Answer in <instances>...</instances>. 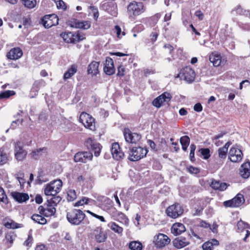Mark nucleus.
I'll use <instances>...</instances> for the list:
<instances>
[{
	"mask_svg": "<svg viewBox=\"0 0 250 250\" xmlns=\"http://www.w3.org/2000/svg\"><path fill=\"white\" fill-rule=\"evenodd\" d=\"M85 214L80 209H73L68 212L66 218L68 221L74 225H79L84 219Z\"/></svg>",
	"mask_w": 250,
	"mask_h": 250,
	"instance_id": "f257e3e1",
	"label": "nucleus"
},
{
	"mask_svg": "<svg viewBox=\"0 0 250 250\" xmlns=\"http://www.w3.org/2000/svg\"><path fill=\"white\" fill-rule=\"evenodd\" d=\"M148 152L146 148L142 147H133L128 151V159L131 161H136L145 157Z\"/></svg>",
	"mask_w": 250,
	"mask_h": 250,
	"instance_id": "f03ea898",
	"label": "nucleus"
},
{
	"mask_svg": "<svg viewBox=\"0 0 250 250\" xmlns=\"http://www.w3.org/2000/svg\"><path fill=\"white\" fill-rule=\"evenodd\" d=\"M62 183L61 180H57L47 184L44 189V194L47 196L56 195L61 190Z\"/></svg>",
	"mask_w": 250,
	"mask_h": 250,
	"instance_id": "7ed1b4c3",
	"label": "nucleus"
},
{
	"mask_svg": "<svg viewBox=\"0 0 250 250\" xmlns=\"http://www.w3.org/2000/svg\"><path fill=\"white\" fill-rule=\"evenodd\" d=\"M79 121L85 128L92 131L95 130V119L91 115L84 112H82L80 114Z\"/></svg>",
	"mask_w": 250,
	"mask_h": 250,
	"instance_id": "20e7f679",
	"label": "nucleus"
},
{
	"mask_svg": "<svg viewBox=\"0 0 250 250\" xmlns=\"http://www.w3.org/2000/svg\"><path fill=\"white\" fill-rule=\"evenodd\" d=\"M184 212L183 207L179 203L174 204L169 206L166 209L167 215L172 218H177Z\"/></svg>",
	"mask_w": 250,
	"mask_h": 250,
	"instance_id": "39448f33",
	"label": "nucleus"
},
{
	"mask_svg": "<svg viewBox=\"0 0 250 250\" xmlns=\"http://www.w3.org/2000/svg\"><path fill=\"white\" fill-rule=\"evenodd\" d=\"M61 37L67 43H75L83 40L84 38L79 33L65 32L61 34Z\"/></svg>",
	"mask_w": 250,
	"mask_h": 250,
	"instance_id": "423d86ee",
	"label": "nucleus"
},
{
	"mask_svg": "<svg viewBox=\"0 0 250 250\" xmlns=\"http://www.w3.org/2000/svg\"><path fill=\"white\" fill-rule=\"evenodd\" d=\"M127 11L130 16H138L144 12V5L142 2L133 1L129 3Z\"/></svg>",
	"mask_w": 250,
	"mask_h": 250,
	"instance_id": "0eeeda50",
	"label": "nucleus"
},
{
	"mask_svg": "<svg viewBox=\"0 0 250 250\" xmlns=\"http://www.w3.org/2000/svg\"><path fill=\"white\" fill-rule=\"evenodd\" d=\"M195 76V74L194 70L189 67H186L181 69L180 73L178 74L176 77H179L189 83H191L194 81Z\"/></svg>",
	"mask_w": 250,
	"mask_h": 250,
	"instance_id": "6e6552de",
	"label": "nucleus"
},
{
	"mask_svg": "<svg viewBox=\"0 0 250 250\" xmlns=\"http://www.w3.org/2000/svg\"><path fill=\"white\" fill-rule=\"evenodd\" d=\"M124 135L125 141L128 143L136 144L141 139L140 134L132 132L128 128H125Z\"/></svg>",
	"mask_w": 250,
	"mask_h": 250,
	"instance_id": "1a4fd4ad",
	"label": "nucleus"
},
{
	"mask_svg": "<svg viewBox=\"0 0 250 250\" xmlns=\"http://www.w3.org/2000/svg\"><path fill=\"white\" fill-rule=\"evenodd\" d=\"M42 23L46 28L58 24L59 18L56 15H46L42 19Z\"/></svg>",
	"mask_w": 250,
	"mask_h": 250,
	"instance_id": "9d476101",
	"label": "nucleus"
},
{
	"mask_svg": "<svg viewBox=\"0 0 250 250\" xmlns=\"http://www.w3.org/2000/svg\"><path fill=\"white\" fill-rule=\"evenodd\" d=\"M92 158L93 155L90 152H79L74 155V161L75 162L85 163L88 161L92 160Z\"/></svg>",
	"mask_w": 250,
	"mask_h": 250,
	"instance_id": "9b49d317",
	"label": "nucleus"
},
{
	"mask_svg": "<svg viewBox=\"0 0 250 250\" xmlns=\"http://www.w3.org/2000/svg\"><path fill=\"white\" fill-rule=\"evenodd\" d=\"M243 195L238 194L232 199L224 202V205L226 207L235 208L241 206L244 202Z\"/></svg>",
	"mask_w": 250,
	"mask_h": 250,
	"instance_id": "f8f14e48",
	"label": "nucleus"
},
{
	"mask_svg": "<svg viewBox=\"0 0 250 250\" xmlns=\"http://www.w3.org/2000/svg\"><path fill=\"white\" fill-rule=\"evenodd\" d=\"M23 144L17 141L15 144V156L18 161L23 160L26 157L27 152L23 149Z\"/></svg>",
	"mask_w": 250,
	"mask_h": 250,
	"instance_id": "ddd939ff",
	"label": "nucleus"
},
{
	"mask_svg": "<svg viewBox=\"0 0 250 250\" xmlns=\"http://www.w3.org/2000/svg\"><path fill=\"white\" fill-rule=\"evenodd\" d=\"M229 158L232 162H239L241 161L243 158L242 152L240 149L235 147H232L229 150Z\"/></svg>",
	"mask_w": 250,
	"mask_h": 250,
	"instance_id": "4468645a",
	"label": "nucleus"
},
{
	"mask_svg": "<svg viewBox=\"0 0 250 250\" xmlns=\"http://www.w3.org/2000/svg\"><path fill=\"white\" fill-rule=\"evenodd\" d=\"M38 210L40 214L44 215L46 217H50L55 214L56 209V208L52 206V205H49L48 203L44 205V207L40 206Z\"/></svg>",
	"mask_w": 250,
	"mask_h": 250,
	"instance_id": "2eb2a0df",
	"label": "nucleus"
},
{
	"mask_svg": "<svg viewBox=\"0 0 250 250\" xmlns=\"http://www.w3.org/2000/svg\"><path fill=\"white\" fill-rule=\"evenodd\" d=\"M171 98L170 94L167 92H164L157 98H155L152 102L153 105L157 107H160L164 102H169Z\"/></svg>",
	"mask_w": 250,
	"mask_h": 250,
	"instance_id": "dca6fc26",
	"label": "nucleus"
},
{
	"mask_svg": "<svg viewBox=\"0 0 250 250\" xmlns=\"http://www.w3.org/2000/svg\"><path fill=\"white\" fill-rule=\"evenodd\" d=\"M111 152L113 158L116 160H120L124 157V153L121 150L120 147L118 143H114L112 145Z\"/></svg>",
	"mask_w": 250,
	"mask_h": 250,
	"instance_id": "f3484780",
	"label": "nucleus"
},
{
	"mask_svg": "<svg viewBox=\"0 0 250 250\" xmlns=\"http://www.w3.org/2000/svg\"><path fill=\"white\" fill-rule=\"evenodd\" d=\"M70 25L71 27L83 29H88L90 27L91 23L89 21H79L73 19L71 21Z\"/></svg>",
	"mask_w": 250,
	"mask_h": 250,
	"instance_id": "a211bd4d",
	"label": "nucleus"
},
{
	"mask_svg": "<svg viewBox=\"0 0 250 250\" xmlns=\"http://www.w3.org/2000/svg\"><path fill=\"white\" fill-rule=\"evenodd\" d=\"M170 242L168 237L162 233H159L155 240V245L158 248H162L168 245Z\"/></svg>",
	"mask_w": 250,
	"mask_h": 250,
	"instance_id": "6ab92c4d",
	"label": "nucleus"
},
{
	"mask_svg": "<svg viewBox=\"0 0 250 250\" xmlns=\"http://www.w3.org/2000/svg\"><path fill=\"white\" fill-rule=\"evenodd\" d=\"M209 59L215 67H218L221 65V64L224 65L226 63V61L222 60L221 55L216 52L212 53L209 56Z\"/></svg>",
	"mask_w": 250,
	"mask_h": 250,
	"instance_id": "aec40b11",
	"label": "nucleus"
},
{
	"mask_svg": "<svg viewBox=\"0 0 250 250\" xmlns=\"http://www.w3.org/2000/svg\"><path fill=\"white\" fill-rule=\"evenodd\" d=\"M104 73L108 75H111L115 73V68L113 60L110 58H107L104 67Z\"/></svg>",
	"mask_w": 250,
	"mask_h": 250,
	"instance_id": "412c9836",
	"label": "nucleus"
},
{
	"mask_svg": "<svg viewBox=\"0 0 250 250\" xmlns=\"http://www.w3.org/2000/svg\"><path fill=\"white\" fill-rule=\"evenodd\" d=\"M23 55L22 50L19 47L12 48L7 53V57L13 60H16L20 58Z\"/></svg>",
	"mask_w": 250,
	"mask_h": 250,
	"instance_id": "4be33fe9",
	"label": "nucleus"
},
{
	"mask_svg": "<svg viewBox=\"0 0 250 250\" xmlns=\"http://www.w3.org/2000/svg\"><path fill=\"white\" fill-rule=\"evenodd\" d=\"M95 237L98 243L104 242L107 238V233L101 227H98L95 230Z\"/></svg>",
	"mask_w": 250,
	"mask_h": 250,
	"instance_id": "5701e85b",
	"label": "nucleus"
},
{
	"mask_svg": "<svg viewBox=\"0 0 250 250\" xmlns=\"http://www.w3.org/2000/svg\"><path fill=\"white\" fill-rule=\"evenodd\" d=\"M185 231L186 228L185 226L180 223L174 224L171 229V233L175 236L180 235Z\"/></svg>",
	"mask_w": 250,
	"mask_h": 250,
	"instance_id": "b1692460",
	"label": "nucleus"
},
{
	"mask_svg": "<svg viewBox=\"0 0 250 250\" xmlns=\"http://www.w3.org/2000/svg\"><path fill=\"white\" fill-rule=\"evenodd\" d=\"M100 62L96 61H92L88 65L87 73L93 76H96L99 73V66Z\"/></svg>",
	"mask_w": 250,
	"mask_h": 250,
	"instance_id": "393cba45",
	"label": "nucleus"
},
{
	"mask_svg": "<svg viewBox=\"0 0 250 250\" xmlns=\"http://www.w3.org/2000/svg\"><path fill=\"white\" fill-rule=\"evenodd\" d=\"M173 244L175 247L181 249L188 246L189 242L185 237H179L173 241Z\"/></svg>",
	"mask_w": 250,
	"mask_h": 250,
	"instance_id": "a878e982",
	"label": "nucleus"
},
{
	"mask_svg": "<svg viewBox=\"0 0 250 250\" xmlns=\"http://www.w3.org/2000/svg\"><path fill=\"white\" fill-rule=\"evenodd\" d=\"M240 175L244 178H248L250 175V163L243 164L239 169Z\"/></svg>",
	"mask_w": 250,
	"mask_h": 250,
	"instance_id": "bb28decb",
	"label": "nucleus"
},
{
	"mask_svg": "<svg viewBox=\"0 0 250 250\" xmlns=\"http://www.w3.org/2000/svg\"><path fill=\"white\" fill-rule=\"evenodd\" d=\"M11 194L13 199L19 203L25 202L29 199V196L26 193L12 192Z\"/></svg>",
	"mask_w": 250,
	"mask_h": 250,
	"instance_id": "cd10ccee",
	"label": "nucleus"
},
{
	"mask_svg": "<svg viewBox=\"0 0 250 250\" xmlns=\"http://www.w3.org/2000/svg\"><path fill=\"white\" fill-rule=\"evenodd\" d=\"M210 187L215 190L224 191L228 188V185L226 183L221 182L215 180H212Z\"/></svg>",
	"mask_w": 250,
	"mask_h": 250,
	"instance_id": "c85d7f7f",
	"label": "nucleus"
},
{
	"mask_svg": "<svg viewBox=\"0 0 250 250\" xmlns=\"http://www.w3.org/2000/svg\"><path fill=\"white\" fill-rule=\"evenodd\" d=\"M103 8L107 11L111 15L116 16V6L114 2H105L102 5Z\"/></svg>",
	"mask_w": 250,
	"mask_h": 250,
	"instance_id": "c756f323",
	"label": "nucleus"
},
{
	"mask_svg": "<svg viewBox=\"0 0 250 250\" xmlns=\"http://www.w3.org/2000/svg\"><path fill=\"white\" fill-rule=\"evenodd\" d=\"M78 65L76 64H72L63 75V79L66 80L71 78L77 72Z\"/></svg>",
	"mask_w": 250,
	"mask_h": 250,
	"instance_id": "7c9ffc66",
	"label": "nucleus"
},
{
	"mask_svg": "<svg viewBox=\"0 0 250 250\" xmlns=\"http://www.w3.org/2000/svg\"><path fill=\"white\" fill-rule=\"evenodd\" d=\"M219 245V241L215 239L205 242L202 245L203 250H213L214 246H217Z\"/></svg>",
	"mask_w": 250,
	"mask_h": 250,
	"instance_id": "2f4dec72",
	"label": "nucleus"
},
{
	"mask_svg": "<svg viewBox=\"0 0 250 250\" xmlns=\"http://www.w3.org/2000/svg\"><path fill=\"white\" fill-rule=\"evenodd\" d=\"M47 153V148L46 147L41 148L35 149L30 154L31 157L35 159H38L43 156Z\"/></svg>",
	"mask_w": 250,
	"mask_h": 250,
	"instance_id": "473e14b6",
	"label": "nucleus"
},
{
	"mask_svg": "<svg viewBox=\"0 0 250 250\" xmlns=\"http://www.w3.org/2000/svg\"><path fill=\"white\" fill-rule=\"evenodd\" d=\"M31 219L35 222L41 225H44L47 222L46 219L41 215V214H33L31 217Z\"/></svg>",
	"mask_w": 250,
	"mask_h": 250,
	"instance_id": "72a5a7b5",
	"label": "nucleus"
},
{
	"mask_svg": "<svg viewBox=\"0 0 250 250\" xmlns=\"http://www.w3.org/2000/svg\"><path fill=\"white\" fill-rule=\"evenodd\" d=\"M51 197L50 199L48 198L47 203L55 208L58 204L61 202L62 198L59 196L51 195Z\"/></svg>",
	"mask_w": 250,
	"mask_h": 250,
	"instance_id": "f704fd0d",
	"label": "nucleus"
},
{
	"mask_svg": "<svg viewBox=\"0 0 250 250\" xmlns=\"http://www.w3.org/2000/svg\"><path fill=\"white\" fill-rule=\"evenodd\" d=\"M16 237V235L13 231H9L6 233L5 238L7 241V243L9 244L8 247H10L11 246Z\"/></svg>",
	"mask_w": 250,
	"mask_h": 250,
	"instance_id": "c9c22d12",
	"label": "nucleus"
},
{
	"mask_svg": "<svg viewBox=\"0 0 250 250\" xmlns=\"http://www.w3.org/2000/svg\"><path fill=\"white\" fill-rule=\"evenodd\" d=\"M108 227L111 229L112 230L118 234H122L123 229L116 224L115 222H110L108 224Z\"/></svg>",
	"mask_w": 250,
	"mask_h": 250,
	"instance_id": "e433bc0d",
	"label": "nucleus"
},
{
	"mask_svg": "<svg viewBox=\"0 0 250 250\" xmlns=\"http://www.w3.org/2000/svg\"><path fill=\"white\" fill-rule=\"evenodd\" d=\"M22 4L28 8L32 9L35 7L37 4L36 0H21Z\"/></svg>",
	"mask_w": 250,
	"mask_h": 250,
	"instance_id": "4c0bfd02",
	"label": "nucleus"
},
{
	"mask_svg": "<svg viewBox=\"0 0 250 250\" xmlns=\"http://www.w3.org/2000/svg\"><path fill=\"white\" fill-rule=\"evenodd\" d=\"M129 248L131 250H142V244L138 241H132L129 243Z\"/></svg>",
	"mask_w": 250,
	"mask_h": 250,
	"instance_id": "58836bf2",
	"label": "nucleus"
},
{
	"mask_svg": "<svg viewBox=\"0 0 250 250\" xmlns=\"http://www.w3.org/2000/svg\"><path fill=\"white\" fill-rule=\"evenodd\" d=\"M0 202H3L5 204L8 203V198L5 193L3 189L0 187Z\"/></svg>",
	"mask_w": 250,
	"mask_h": 250,
	"instance_id": "ea45409f",
	"label": "nucleus"
},
{
	"mask_svg": "<svg viewBox=\"0 0 250 250\" xmlns=\"http://www.w3.org/2000/svg\"><path fill=\"white\" fill-rule=\"evenodd\" d=\"M21 224H17L15 223L12 220H11L10 222H7L5 223L4 226L8 229H17L20 227V225Z\"/></svg>",
	"mask_w": 250,
	"mask_h": 250,
	"instance_id": "a19ab883",
	"label": "nucleus"
},
{
	"mask_svg": "<svg viewBox=\"0 0 250 250\" xmlns=\"http://www.w3.org/2000/svg\"><path fill=\"white\" fill-rule=\"evenodd\" d=\"M101 147L102 146L100 144L96 143L94 147H93L90 150L94 152L95 156L98 157L100 155L101 153Z\"/></svg>",
	"mask_w": 250,
	"mask_h": 250,
	"instance_id": "79ce46f5",
	"label": "nucleus"
},
{
	"mask_svg": "<svg viewBox=\"0 0 250 250\" xmlns=\"http://www.w3.org/2000/svg\"><path fill=\"white\" fill-rule=\"evenodd\" d=\"M199 151L201 153L202 155L203 156V158L207 160L210 157V150L208 148H201L199 150Z\"/></svg>",
	"mask_w": 250,
	"mask_h": 250,
	"instance_id": "37998d69",
	"label": "nucleus"
},
{
	"mask_svg": "<svg viewBox=\"0 0 250 250\" xmlns=\"http://www.w3.org/2000/svg\"><path fill=\"white\" fill-rule=\"evenodd\" d=\"M91 200L90 199L84 197H83L82 199L75 203L74 206L78 207L80 206H83L84 204H87L88 202Z\"/></svg>",
	"mask_w": 250,
	"mask_h": 250,
	"instance_id": "c03bdc74",
	"label": "nucleus"
},
{
	"mask_svg": "<svg viewBox=\"0 0 250 250\" xmlns=\"http://www.w3.org/2000/svg\"><path fill=\"white\" fill-rule=\"evenodd\" d=\"M15 94L13 90H7L0 94V98H8Z\"/></svg>",
	"mask_w": 250,
	"mask_h": 250,
	"instance_id": "a18cd8bd",
	"label": "nucleus"
},
{
	"mask_svg": "<svg viewBox=\"0 0 250 250\" xmlns=\"http://www.w3.org/2000/svg\"><path fill=\"white\" fill-rule=\"evenodd\" d=\"M56 3L58 9L65 10L67 8L66 5L62 0H53Z\"/></svg>",
	"mask_w": 250,
	"mask_h": 250,
	"instance_id": "49530a36",
	"label": "nucleus"
},
{
	"mask_svg": "<svg viewBox=\"0 0 250 250\" xmlns=\"http://www.w3.org/2000/svg\"><path fill=\"white\" fill-rule=\"evenodd\" d=\"M94 140H93L91 138H89L86 140L85 142L84 145L88 149H91L96 144Z\"/></svg>",
	"mask_w": 250,
	"mask_h": 250,
	"instance_id": "de8ad7c7",
	"label": "nucleus"
},
{
	"mask_svg": "<svg viewBox=\"0 0 250 250\" xmlns=\"http://www.w3.org/2000/svg\"><path fill=\"white\" fill-rule=\"evenodd\" d=\"M67 199L69 201H72L75 200L77 197L76 192L75 190L70 189L67 192Z\"/></svg>",
	"mask_w": 250,
	"mask_h": 250,
	"instance_id": "09e8293b",
	"label": "nucleus"
},
{
	"mask_svg": "<svg viewBox=\"0 0 250 250\" xmlns=\"http://www.w3.org/2000/svg\"><path fill=\"white\" fill-rule=\"evenodd\" d=\"M113 31L114 33H116L118 38H120L122 36L125 35V32L124 31L122 32L121 28L118 25L115 26Z\"/></svg>",
	"mask_w": 250,
	"mask_h": 250,
	"instance_id": "8fccbe9b",
	"label": "nucleus"
},
{
	"mask_svg": "<svg viewBox=\"0 0 250 250\" xmlns=\"http://www.w3.org/2000/svg\"><path fill=\"white\" fill-rule=\"evenodd\" d=\"M233 11H235L236 13L239 15H248L249 13V11L243 10L240 6H237Z\"/></svg>",
	"mask_w": 250,
	"mask_h": 250,
	"instance_id": "3c124183",
	"label": "nucleus"
},
{
	"mask_svg": "<svg viewBox=\"0 0 250 250\" xmlns=\"http://www.w3.org/2000/svg\"><path fill=\"white\" fill-rule=\"evenodd\" d=\"M196 146L194 144H191L190 146V151L189 153L190 160L193 162L195 160L194 152L196 149Z\"/></svg>",
	"mask_w": 250,
	"mask_h": 250,
	"instance_id": "603ef678",
	"label": "nucleus"
},
{
	"mask_svg": "<svg viewBox=\"0 0 250 250\" xmlns=\"http://www.w3.org/2000/svg\"><path fill=\"white\" fill-rule=\"evenodd\" d=\"M238 229L240 230H243L244 229L248 228L249 224L241 220L239 221L237 224Z\"/></svg>",
	"mask_w": 250,
	"mask_h": 250,
	"instance_id": "864d4df0",
	"label": "nucleus"
},
{
	"mask_svg": "<svg viewBox=\"0 0 250 250\" xmlns=\"http://www.w3.org/2000/svg\"><path fill=\"white\" fill-rule=\"evenodd\" d=\"M180 142L181 145H188V146L190 143V139L188 136H184L181 137Z\"/></svg>",
	"mask_w": 250,
	"mask_h": 250,
	"instance_id": "5fc2aeb1",
	"label": "nucleus"
},
{
	"mask_svg": "<svg viewBox=\"0 0 250 250\" xmlns=\"http://www.w3.org/2000/svg\"><path fill=\"white\" fill-rule=\"evenodd\" d=\"M228 151L224 150L221 147L218 150V156L220 159H225L227 157Z\"/></svg>",
	"mask_w": 250,
	"mask_h": 250,
	"instance_id": "6e6d98bb",
	"label": "nucleus"
},
{
	"mask_svg": "<svg viewBox=\"0 0 250 250\" xmlns=\"http://www.w3.org/2000/svg\"><path fill=\"white\" fill-rule=\"evenodd\" d=\"M7 157L6 155L0 150V165H3L6 163Z\"/></svg>",
	"mask_w": 250,
	"mask_h": 250,
	"instance_id": "4d7b16f0",
	"label": "nucleus"
},
{
	"mask_svg": "<svg viewBox=\"0 0 250 250\" xmlns=\"http://www.w3.org/2000/svg\"><path fill=\"white\" fill-rule=\"evenodd\" d=\"M187 169L188 171L192 174H197L200 172V169L198 168L192 166L188 167Z\"/></svg>",
	"mask_w": 250,
	"mask_h": 250,
	"instance_id": "13d9d810",
	"label": "nucleus"
},
{
	"mask_svg": "<svg viewBox=\"0 0 250 250\" xmlns=\"http://www.w3.org/2000/svg\"><path fill=\"white\" fill-rule=\"evenodd\" d=\"M33 241V237L31 233H29L27 239L24 242L23 245L26 247H30Z\"/></svg>",
	"mask_w": 250,
	"mask_h": 250,
	"instance_id": "bf43d9fd",
	"label": "nucleus"
},
{
	"mask_svg": "<svg viewBox=\"0 0 250 250\" xmlns=\"http://www.w3.org/2000/svg\"><path fill=\"white\" fill-rule=\"evenodd\" d=\"M87 213H88L89 214H90V215H91L92 216L96 218L97 219L100 220L102 222H105V220L104 218V217L102 216H100V215H98L92 212H91V211L90 210H87L86 211Z\"/></svg>",
	"mask_w": 250,
	"mask_h": 250,
	"instance_id": "052dcab7",
	"label": "nucleus"
},
{
	"mask_svg": "<svg viewBox=\"0 0 250 250\" xmlns=\"http://www.w3.org/2000/svg\"><path fill=\"white\" fill-rule=\"evenodd\" d=\"M125 68L122 65H120L118 67V73L117 75L120 77H123L125 75Z\"/></svg>",
	"mask_w": 250,
	"mask_h": 250,
	"instance_id": "680f3d73",
	"label": "nucleus"
},
{
	"mask_svg": "<svg viewBox=\"0 0 250 250\" xmlns=\"http://www.w3.org/2000/svg\"><path fill=\"white\" fill-rule=\"evenodd\" d=\"M119 219H122V221L121 222L125 223V224H128V219L126 217V216L123 213H121L119 215Z\"/></svg>",
	"mask_w": 250,
	"mask_h": 250,
	"instance_id": "e2e57ef3",
	"label": "nucleus"
},
{
	"mask_svg": "<svg viewBox=\"0 0 250 250\" xmlns=\"http://www.w3.org/2000/svg\"><path fill=\"white\" fill-rule=\"evenodd\" d=\"M193 109L195 111L199 112L202 111L203 107L201 104L197 103L194 105Z\"/></svg>",
	"mask_w": 250,
	"mask_h": 250,
	"instance_id": "0e129e2a",
	"label": "nucleus"
},
{
	"mask_svg": "<svg viewBox=\"0 0 250 250\" xmlns=\"http://www.w3.org/2000/svg\"><path fill=\"white\" fill-rule=\"evenodd\" d=\"M21 123H22V120H20L19 119H18L16 121H14L12 122L11 127L14 129V128H16V127L17 126V125H19V124H21Z\"/></svg>",
	"mask_w": 250,
	"mask_h": 250,
	"instance_id": "69168bd1",
	"label": "nucleus"
},
{
	"mask_svg": "<svg viewBox=\"0 0 250 250\" xmlns=\"http://www.w3.org/2000/svg\"><path fill=\"white\" fill-rule=\"evenodd\" d=\"M147 143L151 147V148L155 151H157L155 143L151 140H147Z\"/></svg>",
	"mask_w": 250,
	"mask_h": 250,
	"instance_id": "338daca9",
	"label": "nucleus"
},
{
	"mask_svg": "<svg viewBox=\"0 0 250 250\" xmlns=\"http://www.w3.org/2000/svg\"><path fill=\"white\" fill-rule=\"evenodd\" d=\"M239 26L243 30L250 31V25L249 24L241 23L239 24Z\"/></svg>",
	"mask_w": 250,
	"mask_h": 250,
	"instance_id": "774afa93",
	"label": "nucleus"
}]
</instances>
